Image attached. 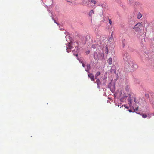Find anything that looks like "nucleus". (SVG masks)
<instances>
[{
  "label": "nucleus",
  "instance_id": "obj_23",
  "mask_svg": "<svg viewBox=\"0 0 154 154\" xmlns=\"http://www.w3.org/2000/svg\"><path fill=\"white\" fill-rule=\"evenodd\" d=\"M128 111L130 112H132V111L131 110H130L129 109L128 110Z\"/></svg>",
  "mask_w": 154,
  "mask_h": 154
},
{
  "label": "nucleus",
  "instance_id": "obj_29",
  "mask_svg": "<svg viewBox=\"0 0 154 154\" xmlns=\"http://www.w3.org/2000/svg\"><path fill=\"white\" fill-rule=\"evenodd\" d=\"M55 23H57L55 22Z\"/></svg>",
  "mask_w": 154,
  "mask_h": 154
},
{
  "label": "nucleus",
  "instance_id": "obj_20",
  "mask_svg": "<svg viewBox=\"0 0 154 154\" xmlns=\"http://www.w3.org/2000/svg\"><path fill=\"white\" fill-rule=\"evenodd\" d=\"M112 35H113V34H112V33L111 35V37H112L111 39H113V36H112Z\"/></svg>",
  "mask_w": 154,
  "mask_h": 154
},
{
  "label": "nucleus",
  "instance_id": "obj_4",
  "mask_svg": "<svg viewBox=\"0 0 154 154\" xmlns=\"http://www.w3.org/2000/svg\"><path fill=\"white\" fill-rule=\"evenodd\" d=\"M94 58L96 60H99L98 54L97 52H94Z\"/></svg>",
  "mask_w": 154,
  "mask_h": 154
},
{
  "label": "nucleus",
  "instance_id": "obj_30",
  "mask_svg": "<svg viewBox=\"0 0 154 154\" xmlns=\"http://www.w3.org/2000/svg\"><path fill=\"white\" fill-rule=\"evenodd\" d=\"M126 108H127V109H128V107H126Z\"/></svg>",
  "mask_w": 154,
  "mask_h": 154
},
{
  "label": "nucleus",
  "instance_id": "obj_11",
  "mask_svg": "<svg viewBox=\"0 0 154 154\" xmlns=\"http://www.w3.org/2000/svg\"><path fill=\"white\" fill-rule=\"evenodd\" d=\"M137 17L138 19L141 18L142 17L141 14L140 13H139L137 15Z\"/></svg>",
  "mask_w": 154,
  "mask_h": 154
},
{
  "label": "nucleus",
  "instance_id": "obj_27",
  "mask_svg": "<svg viewBox=\"0 0 154 154\" xmlns=\"http://www.w3.org/2000/svg\"><path fill=\"white\" fill-rule=\"evenodd\" d=\"M92 47H93V48H94V47H94V45H92Z\"/></svg>",
  "mask_w": 154,
  "mask_h": 154
},
{
  "label": "nucleus",
  "instance_id": "obj_13",
  "mask_svg": "<svg viewBox=\"0 0 154 154\" xmlns=\"http://www.w3.org/2000/svg\"><path fill=\"white\" fill-rule=\"evenodd\" d=\"M125 89H126V90L127 91H129V86H128V85H127L126 86V87H125Z\"/></svg>",
  "mask_w": 154,
  "mask_h": 154
},
{
  "label": "nucleus",
  "instance_id": "obj_24",
  "mask_svg": "<svg viewBox=\"0 0 154 154\" xmlns=\"http://www.w3.org/2000/svg\"><path fill=\"white\" fill-rule=\"evenodd\" d=\"M111 38H112V37H110V38H109V41L112 39H111Z\"/></svg>",
  "mask_w": 154,
  "mask_h": 154
},
{
  "label": "nucleus",
  "instance_id": "obj_25",
  "mask_svg": "<svg viewBox=\"0 0 154 154\" xmlns=\"http://www.w3.org/2000/svg\"><path fill=\"white\" fill-rule=\"evenodd\" d=\"M98 76H96V75H95V79H97Z\"/></svg>",
  "mask_w": 154,
  "mask_h": 154
},
{
  "label": "nucleus",
  "instance_id": "obj_26",
  "mask_svg": "<svg viewBox=\"0 0 154 154\" xmlns=\"http://www.w3.org/2000/svg\"><path fill=\"white\" fill-rule=\"evenodd\" d=\"M152 104H153V105H154V106H153V107L154 108V103H153L152 102Z\"/></svg>",
  "mask_w": 154,
  "mask_h": 154
},
{
  "label": "nucleus",
  "instance_id": "obj_31",
  "mask_svg": "<svg viewBox=\"0 0 154 154\" xmlns=\"http://www.w3.org/2000/svg\"><path fill=\"white\" fill-rule=\"evenodd\" d=\"M153 115H154V114H153Z\"/></svg>",
  "mask_w": 154,
  "mask_h": 154
},
{
  "label": "nucleus",
  "instance_id": "obj_1",
  "mask_svg": "<svg viewBox=\"0 0 154 154\" xmlns=\"http://www.w3.org/2000/svg\"><path fill=\"white\" fill-rule=\"evenodd\" d=\"M123 56L125 62L124 70L125 71H129L131 70L132 66L133 65V63L130 60V57L128 54H125Z\"/></svg>",
  "mask_w": 154,
  "mask_h": 154
},
{
  "label": "nucleus",
  "instance_id": "obj_8",
  "mask_svg": "<svg viewBox=\"0 0 154 154\" xmlns=\"http://www.w3.org/2000/svg\"><path fill=\"white\" fill-rule=\"evenodd\" d=\"M87 39L86 37L85 36H83L82 38V42L83 44H85L86 43V41Z\"/></svg>",
  "mask_w": 154,
  "mask_h": 154
},
{
  "label": "nucleus",
  "instance_id": "obj_10",
  "mask_svg": "<svg viewBox=\"0 0 154 154\" xmlns=\"http://www.w3.org/2000/svg\"><path fill=\"white\" fill-rule=\"evenodd\" d=\"M94 12L93 10H91L89 14V16L90 17H91L92 16V14H94Z\"/></svg>",
  "mask_w": 154,
  "mask_h": 154
},
{
  "label": "nucleus",
  "instance_id": "obj_22",
  "mask_svg": "<svg viewBox=\"0 0 154 154\" xmlns=\"http://www.w3.org/2000/svg\"><path fill=\"white\" fill-rule=\"evenodd\" d=\"M138 107H137V108H136V111H137L138 110Z\"/></svg>",
  "mask_w": 154,
  "mask_h": 154
},
{
  "label": "nucleus",
  "instance_id": "obj_15",
  "mask_svg": "<svg viewBox=\"0 0 154 154\" xmlns=\"http://www.w3.org/2000/svg\"><path fill=\"white\" fill-rule=\"evenodd\" d=\"M142 117L144 118H146V117L147 116L146 115L144 114H142Z\"/></svg>",
  "mask_w": 154,
  "mask_h": 154
},
{
  "label": "nucleus",
  "instance_id": "obj_19",
  "mask_svg": "<svg viewBox=\"0 0 154 154\" xmlns=\"http://www.w3.org/2000/svg\"><path fill=\"white\" fill-rule=\"evenodd\" d=\"M90 51H87L86 52V53L87 54H88L89 53Z\"/></svg>",
  "mask_w": 154,
  "mask_h": 154
},
{
  "label": "nucleus",
  "instance_id": "obj_28",
  "mask_svg": "<svg viewBox=\"0 0 154 154\" xmlns=\"http://www.w3.org/2000/svg\"><path fill=\"white\" fill-rule=\"evenodd\" d=\"M74 55H75V54H74ZM75 56H77V55H78V54H75Z\"/></svg>",
  "mask_w": 154,
  "mask_h": 154
},
{
  "label": "nucleus",
  "instance_id": "obj_12",
  "mask_svg": "<svg viewBox=\"0 0 154 154\" xmlns=\"http://www.w3.org/2000/svg\"><path fill=\"white\" fill-rule=\"evenodd\" d=\"M89 1L91 3H94V4H95L97 2L95 0H89Z\"/></svg>",
  "mask_w": 154,
  "mask_h": 154
},
{
  "label": "nucleus",
  "instance_id": "obj_3",
  "mask_svg": "<svg viewBox=\"0 0 154 154\" xmlns=\"http://www.w3.org/2000/svg\"><path fill=\"white\" fill-rule=\"evenodd\" d=\"M88 76L90 78L91 80L94 81V76H93L92 74L89 73H88Z\"/></svg>",
  "mask_w": 154,
  "mask_h": 154
},
{
  "label": "nucleus",
  "instance_id": "obj_2",
  "mask_svg": "<svg viewBox=\"0 0 154 154\" xmlns=\"http://www.w3.org/2000/svg\"><path fill=\"white\" fill-rule=\"evenodd\" d=\"M143 25L141 23H137L134 27L133 29L137 32H139L142 30Z\"/></svg>",
  "mask_w": 154,
  "mask_h": 154
},
{
  "label": "nucleus",
  "instance_id": "obj_18",
  "mask_svg": "<svg viewBox=\"0 0 154 154\" xmlns=\"http://www.w3.org/2000/svg\"><path fill=\"white\" fill-rule=\"evenodd\" d=\"M81 63H82V65L83 66V67H85V65L84 64V63H82V61H81Z\"/></svg>",
  "mask_w": 154,
  "mask_h": 154
},
{
  "label": "nucleus",
  "instance_id": "obj_21",
  "mask_svg": "<svg viewBox=\"0 0 154 154\" xmlns=\"http://www.w3.org/2000/svg\"><path fill=\"white\" fill-rule=\"evenodd\" d=\"M145 96L146 97H148V95L147 94H146L145 95Z\"/></svg>",
  "mask_w": 154,
  "mask_h": 154
},
{
  "label": "nucleus",
  "instance_id": "obj_5",
  "mask_svg": "<svg viewBox=\"0 0 154 154\" xmlns=\"http://www.w3.org/2000/svg\"><path fill=\"white\" fill-rule=\"evenodd\" d=\"M96 83L97 84V85L98 88H100V85L101 84L100 81L99 79H97L96 80Z\"/></svg>",
  "mask_w": 154,
  "mask_h": 154
},
{
  "label": "nucleus",
  "instance_id": "obj_14",
  "mask_svg": "<svg viewBox=\"0 0 154 154\" xmlns=\"http://www.w3.org/2000/svg\"><path fill=\"white\" fill-rule=\"evenodd\" d=\"M100 72H98L95 74L96 76H98L100 75Z\"/></svg>",
  "mask_w": 154,
  "mask_h": 154
},
{
  "label": "nucleus",
  "instance_id": "obj_7",
  "mask_svg": "<svg viewBox=\"0 0 154 154\" xmlns=\"http://www.w3.org/2000/svg\"><path fill=\"white\" fill-rule=\"evenodd\" d=\"M72 48V47L71 46V44L69 43V45L68 47H67V51L68 52H69L70 50Z\"/></svg>",
  "mask_w": 154,
  "mask_h": 154
},
{
  "label": "nucleus",
  "instance_id": "obj_9",
  "mask_svg": "<svg viewBox=\"0 0 154 154\" xmlns=\"http://www.w3.org/2000/svg\"><path fill=\"white\" fill-rule=\"evenodd\" d=\"M107 62L109 63V65H111L112 64V59L111 58H109L107 60Z\"/></svg>",
  "mask_w": 154,
  "mask_h": 154
},
{
  "label": "nucleus",
  "instance_id": "obj_16",
  "mask_svg": "<svg viewBox=\"0 0 154 154\" xmlns=\"http://www.w3.org/2000/svg\"><path fill=\"white\" fill-rule=\"evenodd\" d=\"M109 23L110 25H112V21H111V19L109 18Z\"/></svg>",
  "mask_w": 154,
  "mask_h": 154
},
{
  "label": "nucleus",
  "instance_id": "obj_6",
  "mask_svg": "<svg viewBox=\"0 0 154 154\" xmlns=\"http://www.w3.org/2000/svg\"><path fill=\"white\" fill-rule=\"evenodd\" d=\"M86 66L87 68L85 69V71L87 72L88 73H89V71L91 69L90 65V64H87Z\"/></svg>",
  "mask_w": 154,
  "mask_h": 154
},
{
  "label": "nucleus",
  "instance_id": "obj_17",
  "mask_svg": "<svg viewBox=\"0 0 154 154\" xmlns=\"http://www.w3.org/2000/svg\"><path fill=\"white\" fill-rule=\"evenodd\" d=\"M134 101L136 103H138L137 101H136V99L135 98H134Z\"/></svg>",
  "mask_w": 154,
  "mask_h": 154
}]
</instances>
